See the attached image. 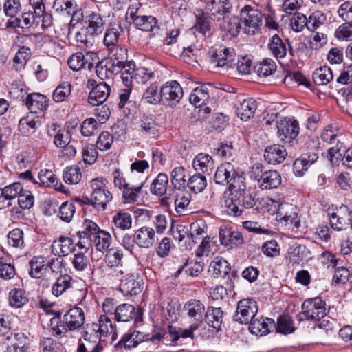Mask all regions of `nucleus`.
I'll return each instance as SVG.
<instances>
[{
  "instance_id": "f257e3e1",
  "label": "nucleus",
  "mask_w": 352,
  "mask_h": 352,
  "mask_svg": "<svg viewBox=\"0 0 352 352\" xmlns=\"http://www.w3.org/2000/svg\"><path fill=\"white\" fill-rule=\"evenodd\" d=\"M61 315L60 311H56L50 321V330L56 338H62L69 331L80 329L85 323V313L78 307L70 309L63 318Z\"/></svg>"
},
{
  "instance_id": "f03ea898",
  "label": "nucleus",
  "mask_w": 352,
  "mask_h": 352,
  "mask_svg": "<svg viewBox=\"0 0 352 352\" xmlns=\"http://www.w3.org/2000/svg\"><path fill=\"white\" fill-rule=\"evenodd\" d=\"M255 195L246 190L243 182L232 190L230 197L225 200V212L230 216H241L245 209L252 208L256 204Z\"/></svg>"
},
{
  "instance_id": "7ed1b4c3",
  "label": "nucleus",
  "mask_w": 352,
  "mask_h": 352,
  "mask_svg": "<svg viewBox=\"0 0 352 352\" xmlns=\"http://www.w3.org/2000/svg\"><path fill=\"white\" fill-rule=\"evenodd\" d=\"M107 180L102 177H96L89 182L91 190L90 197H83L85 204L91 205L95 208L105 210L107 204L112 200L111 192L107 189Z\"/></svg>"
},
{
  "instance_id": "20e7f679",
  "label": "nucleus",
  "mask_w": 352,
  "mask_h": 352,
  "mask_svg": "<svg viewBox=\"0 0 352 352\" xmlns=\"http://www.w3.org/2000/svg\"><path fill=\"white\" fill-rule=\"evenodd\" d=\"M263 16L261 11L254 6L245 5L243 7L239 17L244 32L251 36L261 34Z\"/></svg>"
},
{
  "instance_id": "39448f33",
  "label": "nucleus",
  "mask_w": 352,
  "mask_h": 352,
  "mask_svg": "<svg viewBox=\"0 0 352 352\" xmlns=\"http://www.w3.org/2000/svg\"><path fill=\"white\" fill-rule=\"evenodd\" d=\"M267 204L270 206L268 211L272 214L277 213L282 221L285 223L286 226H290V228L297 232L300 228V220L297 214V208L290 204L285 203L280 204L278 202L270 199Z\"/></svg>"
},
{
  "instance_id": "423d86ee",
  "label": "nucleus",
  "mask_w": 352,
  "mask_h": 352,
  "mask_svg": "<svg viewBox=\"0 0 352 352\" xmlns=\"http://www.w3.org/2000/svg\"><path fill=\"white\" fill-rule=\"evenodd\" d=\"M299 129L297 120L284 118L277 123V136L285 145L294 148L298 143Z\"/></svg>"
},
{
  "instance_id": "0eeeda50",
  "label": "nucleus",
  "mask_w": 352,
  "mask_h": 352,
  "mask_svg": "<svg viewBox=\"0 0 352 352\" xmlns=\"http://www.w3.org/2000/svg\"><path fill=\"white\" fill-rule=\"evenodd\" d=\"M244 178L236 172L234 166L229 162L219 166L214 174V182L220 185H229L231 192L235 190Z\"/></svg>"
},
{
  "instance_id": "6e6552de",
  "label": "nucleus",
  "mask_w": 352,
  "mask_h": 352,
  "mask_svg": "<svg viewBox=\"0 0 352 352\" xmlns=\"http://www.w3.org/2000/svg\"><path fill=\"white\" fill-rule=\"evenodd\" d=\"M338 129L333 125H329L322 131L320 138L324 142L333 145L328 148L327 158L332 164H337L340 162L342 156L340 153L342 144L338 137Z\"/></svg>"
},
{
  "instance_id": "1a4fd4ad",
  "label": "nucleus",
  "mask_w": 352,
  "mask_h": 352,
  "mask_svg": "<svg viewBox=\"0 0 352 352\" xmlns=\"http://www.w3.org/2000/svg\"><path fill=\"white\" fill-rule=\"evenodd\" d=\"M301 309L300 320L316 321L327 315L325 302L319 297L305 300L302 304Z\"/></svg>"
},
{
  "instance_id": "9d476101",
  "label": "nucleus",
  "mask_w": 352,
  "mask_h": 352,
  "mask_svg": "<svg viewBox=\"0 0 352 352\" xmlns=\"http://www.w3.org/2000/svg\"><path fill=\"white\" fill-rule=\"evenodd\" d=\"M208 54L210 63L216 67H232L235 65V53L232 48L215 45L210 47Z\"/></svg>"
},
{
  "instance_id": "9b49d317",
  "label": "nucleus",
  "mask_w": 352,
  "mask_h": 352,
  "mask_svg": "<svg viewBox=\"0 0 352 352\" xmlns=\"http://www.w3.org/2000/svg\"><path fill=\"white\" fill-rule=\"evenodd\" d=\"M267 47L272 56L279 62L286 58L292 60L294 57V52L289 39H283L276 34L270 38Z\"/></svg>"
},
{
  "instance_id": "f8f14e48",
  "label": "nucleus",
  "mask_w": 352,
  "mask_h": 352,
  "mask_svg": "<svg viewBox=\"0 0 352 352\" xmlns=\"http://www.w3.org/2000/svg\"><path fill=\"white\" fill-rule=\"evenodd\" d=\"M131 18L133 20L134 26L145 32H149V36L151 38L155 39L156 36H164L163 29L157 25V21L155 17L153 16L146 15H135V14H131Z\"/></svg>"
},
{
  "instance_id": "ddd939ff",
  "label": "nucleus",
  "mask_w": 352,
  "mask_h": 352,
  "mask_svg": "<svg viewBox=\"0 0 352 352\" xmlns=\"http://www.w3.org/2000/svg\"><path fill=\"white\" fill-rule=\"evenodd\" d=\"M126 70L122 71L121 77L124 85L134 83L144 84L153 76V72L146 67H135V63H129Z\"/></svg>"
},
{
  "instance_id": "4468645a",
  "label": "nucleus",
  "mask_w": 352,
  "mask_h": 352,
  "mask_svg": "<svg viewBox=\"0 0 352 352\" xmlns=\"http://www.w3.org/2000/svg\"><path fill=\"white\" fill-rule=\"evenodd\" d=\"M98 60V55L94 51H87L85 54L78 52L70 56L67 60V64L74 71L77 72L83 69L91 70Z\"/></svg>"
},
{
  "instance_id": "2eb2a0df",
  "label": "nucleus",
  "mask_w": 352,
  "mask_h": 352,
  "mask_svg": "<svg viewBox=\"0 0 352 352\" xmlns=\"http://www.w3.org/2000/svg\"><path fill=\"white\" fill-rule=\"evenodd\" d=\"M258 312V306L255 300L251 298L243 299L239 301L234 320L241 324L250 322Z\"/></svg>"
},
{
  "instance_id": "dca6fc26",
  "label": "nucleus",
  "mask_w": 352,
  "mask_h": 352,
  "mask_svg": "<svg viewBox=\"0 0 352 352\" xmlns=\"http://www.w3.org/2000/svg\"><path fill=\"white\" fill-rule=\"evenodd\" d=\"M328 216L331 228L337 231L346 230L352 221V212L344 205L329 212Z\"/></svg>"
},
{
  "instance_id": "f3484780",
  "label": "nucleus",
  "mask_w": 352,
  "mask_h": 352,
  "mask_svg": "<svg viewBox=\"0 0 352 352\" xmlns=\"http://www.w3.org/2000/svg\"><path fill=\"white\" fill-rule=\"evenodd\" d=\"M232 4L230 0H210L205 7L211 21L221 22L226 14L231 12Z\"/></svg>"
},
{
  "instance_id": "a211bd4d",
  "label": "nucleus",
  "mask_w": 352,
  "mask_h": 352,
  "mask_svg": "<svg viewBox=\"0 0 352 352\" xmlns=\"http://www.w3.org/2000/svg\"><path fill=\"white\" fill-rule=\"evenodd\" d=\"M162 100L164 104L175 106L184 96L183 88L176 80L166 82L161 87Z\"/></svg>"
},
{
  "instance_id": "6ab92c4d",
  "label": "nucleus",
  "mask_w": 352,
  "mask_h": 352,
  "mask_svg": "<svg viewBox=\"0 0 352 352\" xmlns=\"http://www.w3.org/2000/svg\"><path fill=\"white\" fill-rule=\"evenodd\" d=\"M29 338L22 332L12 333L3 342L6 346L4 352H27Z\"/></svg>"
},
{
  "instance_id": "aec40b11",
  "label": "nucleus",
  "mask_w": 352,
  "mask_h": 352,
  "mask_svg": "<svg viewBox=\"0 0 352 352\" xmlns=\"http://www.w3.org/2000/svg\"><path fill=\"white\" fill-rule=\"evenodd\" d=\"M318 159V154L315 151H308L302 154L293 164V171L296 176L302 177L309 168Z\"/></svg>"
},
{
  "instance_id": "412c9836",
  "label": "nucleus",
  "mask_w": 352,
  "mask_h": 352,
  "mask_svg": "<svg viewBox=\"0 0 352 352\" xmlns=\"http://www.w3.org/2000/svg\"><path fill=\"white\" fill-rule=\"evenodd\" d=\"M122 69L115 63L113 58H105L98 61L96 65V73L101 79L113 78V76Z\"/></svg>"
},
{
  "instance_id": "4be33fe9",
  "label": "nucleus",
  "mask_w": 352,
  "mask_h": 352,
  "mask_svg": "<svg viewBox=\"0 0 352 352\" xmlns=\"http://www.w3.org/2000/svg\"><path fill=\"white\" fill-rule=\"evenodd\" d=\"M110 92L111 87L107 82H100L90 91L87 102L92 106L102 104L109 98Z\"/></svg>"
},
{
  "instance_id": "5701e85b",
  "label": "nucleus",
  "mask_w": 352,
  "mask_h": 352,
  "mask_svg": "<svg viewBox=\"0 0 352 352\" xmlns=\"http://www.w3.org/2000/svg\"><path fill=\"white\" fill-rule=\"evenodd\" d=\"M84 22L86 32L91 35L96 36L104 30V20L98 12L91 11L87 13Z\"/></svg>"
},
{
  "instance_id": "b1692460",
  "label": "nucleus",
  "mask_w": 352,
  "mask_h": 352,
  "mask_svg": "<svg viewBox=\"0 0 352 352\" xmlns=\"http://www.w3.org/2000/svg\"><path fill=\"white\" fill-rule=\"evenodd\" d=\"M120 289L124 296H136L143 288V283L135 278V275L128 274L120 278Z\"/></svg>"
},
{
  "instance_id": "393cba45",
  "label": "nucleus",
  "mask_w": 352,
  "mask_h": 352,
  "mask_svg": "<svg viewBox=\"0 0 352 352\" xmlns=\"http://www.w3.org/2000/svg\"><path fill=\"white\" fill-rule=\"evenodd\" d=\"M219 234L221 243L230 248L237 247L244 243L241 233L228 227L221 228Z\"/></svg>"
},
{
  "instance_id": "a878e982",
  "label": "nucleus",
  "mask_w": 352,
  "mask_h": 352,
  "mask_svg": "<svg viewBox=\"0 0 352 352\" xmlns=\"http://www.w3.org/2000/svg\"><path fill=\"white\" fill-rule=\"evenodd\" d=\"M114 318L118 322H129L133 318L137 321L142 314L141 310L128 303L118 305L114 310Z\"/></svg>"
},
{
  "instance_id": "bb28decb",
  "label": "nucleus",
  "mask_w": 352,
  "mask_h": 352,
  "mask_svg": "<svg viewBox=\"0 0 352 352\" xmlns=\"http://www.w3.org/2000/svg\"><path fill=\"white\" fill-rule=\"evenodd\" d=\"M275 327V322L273 319L269 318H256L250 322L249 330L252 334L256 336L267 335Z\"/></svg>"
},
{
  "instance_id": "cd10ccee",
  "label": "nucleus",
  "mask_w": 352,
  "mask_h": 352,
  "mask_svg": "<svg viewBox=\"0 0 352 352\" xmlns=\"http://www.w3.org/2000/svg\"><path fill=\"white\" fill-rule=\"evenodd\" d=\"M184 310L188 316L196 322L200 323L204 321V316L206 308L202 302L197 299L188 300L184 306Z\"/></svg>"
},
{
  "instance_id": "c85d7f7f",
  "label": "nucleus",
  "mask_w": 352,
  "mask_h": 352,
  "mask_svg": "<svg viewBox=\"0 0 352 352\" xmlns=\"http://www.w3.org/2000/svg\"><path fill=\"white\" fill-rule=\"evenodd\" d=\"M136 245L142 248H149L156 241L154 230L150 227H142L135 232Z\"/></svg>"
},
{
  "instance_id": "c756f323",
  "label": "nucleus",
  "mask_w": 352,
  "mask_h": 352,
  "mask_svg": "<svg viewBox=\"0 0 352 352\" xmlns=\"http://www.w3.org/2000/svg\"><path fill=\"white\" fill-rule=\"evenodd\" d=\"M51 249L55 256H65L74 250L73 240L69 237L60 236L52 242Z\"/></svg>"
},
{
  "instance_id": "7c9ffc66",
  "label": "nucleus",
  "mask_w": 352,
  "mask_h": 352,
  "mask_svg": "<svg viewBox=\"0 0 352 352\" xmlns=\"http://www.w3.org/2000/svg\"><path fill=\"white\" fill-rule=\"evenodd\" d=\"M287 154V153L284 146L274 144L265 148L264 159L268 164H280L285 160Z\"/></svg>"
},
{
  "instance_id": "2f4dec72",
  "label": "nucleus",
  "mask_w": 352,
  "mask_h": 352,
  "mask_svg": "<svg viewBox=\"0 0 352 352\" xmlns=\"http://www.w3.org/2000/svg\"><path fill=\"white\" fill-rule=\"evenodd\" d=\"M25 104L32 114H36L46 109L47 99L46 96L39 93L28 94L25 99Z\"/></svg>"
},
{
  "instance_id": "473e14b6",
  "label": "nucleus",
  "mask_w": 352,
  "mask_h": 352,
  "mask_svg": "<svg viewBox=\"0 0 352 352\" xmlns=\"http://www.w3.org/2000/svg\"><path fill=\"white\" fill-rule=\"evenodd\" d=\"M195 17V23L192 26L195 32H199L202 35H205L211 30V23L210 17L208 16L206 10L200 8H196L194 10Z\"/></svg>"
},
{
  "instance_id": "72a5a7b5",
  "label": "nucleus",
  "mask_w": 352,
  "mask_h": 352,
  "mask_svg": "<svg viewBox=\"0 0 352 352\" xmlns=\"http://www.w3.org/2000/svg\"><path fill=\"white\" fill-rule=\"evenodd\" d=\"M258 184L261 189L276 188L281 184V175L276 170L265 171L258 179Z\"/></svg>"
},
{
  "instance_id": "f704fd0d",
  "label": "nucleus",
  "mask_w": 352,
  "mask_h": 352,
  "mask_svg": "<svg viewBox=\"0 0 352 352\" xmlns=\"http://www.w3.org/2000/svg\"><path fill=\"white\" fill-rule=\"evenodd\" d=\"M142 341V335L139 331H133L125 333L121 340L115 344L114 347L117 349L130 350L136 347Z\"/></svg>"
},
{
  "instance_id": "c9c22d12",
  "label": "nucleus",
  "mask_w": 352,
  "mask_h": 352,
  "mask_svg": "<svg viewBox=\"0 0 352 352\" xmlns=\"http://www.w3.org/2000/svg\"><path fill=\"white\" fill-rule=\"evenodd\" d=\"M192 166L197 173H209L214 167V162L210 155L200 153L195 157Z\"/></svg>"
},
{
  "instance_id": "e433bc0d",
  "label": "nucleus",
  "mask_w": 352,
  "mask_h": 352,
  "mask_svg": "<svg viewBox=\"0 0 352 352\" xmlns=\"http://www.w3.org/2000/svg\"><path fill=\"white\" fill-rule=\"evenodd\" d=\"M223 311L220 307L208 306L206 309L204 320L211 327L219 329L223 322Z\"/></svg>"
},
{
  "instance_id": "4c0bfd02",
  "label": "nucleus",
  "mask_w": 352,
  "mask_h": 352,
  "mask_svg": "<svg viewBox=\"0 0 352 352\" xmlns=\"http://www.w3.org/2000/svg\"><path fill=\"white\" fill-rule=\"evenodd\" d=\"M29 266L30 276L34 278H40L47 270V262L43 256H35L30 260Z\"/></svg>"
},
{
  "instance_id": "58836bf2",
  "label": "nucleus",
  "mask_w": 352,
  "mask_h": 352,
  "mask_svg": "<svg viewBox=\"0 0 352 352\" xmlns=\"http://www.w3.org/2000/svg\"><path fill=\"white\" fill-rule=\"evenodd\" d=\"M112 231L116 235V230L125 231L132 227L131 215L126 212H118L112 217Z\"/></svg>"
},
{
  "instance_id": "ea45409f",
  "label": "nucleus",
  "mask_w": 352,
  "mask_h": 352,
  "mask_svg": "<svg viewBox=\"0 0 352 352\" xmlns=\"http://www.w3.org/2000/svg\"><path fill=\"white\" fill-rule=\"evenodd\" d=\"M38 180L34 181V184H38L40 186L45 187L54 188L56 190L61 191L60 187H63L62 184H58L57 177L51 170H41L38 173Z\"/></svg>"
},
{
  "instance_id": "a19ab883",
  "label": "nucleus",
  "mask_w": 352,
  "mask_h": 352,
  "mask_svg": "<svg viewBox=\"0 0 352 352\" xmlns=\"http://www.w3.org/2000/svg\"><path fill=\"white\" fill-rule=\"evenodd\" d=\"M230 271V264L223 258L219 256L215 257L209 266V272L214 278H224Z\"/></svg>"
},
{
  "instance_id": "79ce46f5",
  "label": "nucleus",
  "mask_w": 352,
  "mask_h": 352,
  "mask_svg": "<svg viewBox=\"0 0 352 352\" xmlns=\"http://www.w3.org/2000/svg\"><path fill=\"white\" fill-rule=\"evenodd\" d=\"M257 104L254 99H244L237 107L236 113L241 120H248L254 116Z\"/></svg>"
},
{
  "instance_id": "37998d69",
  "label": "nucleus",
  "mask_w": 352,
  "mask_h": 352,
  "mask_svg": "<svg viewBox=\"0 0 352 352\" xmlns=\"http://www.w3.org/2000/svg\"><path fill=\"white\" fill-rule=\"evenodd\" d=\"M208 85H201L193 89L190 95L189 100L196 107H201L205 105L209 100Z\"/></svg>"
},
{
  "instance_id": "c03bdc74",
  "label": "nucleus",
  "mask_w": 352,
  "mask_h": 352,
  "mask_svg": "<svg viewBox=\"0 0 352 352\" xmlns=\"http://www.w3.org/2000/svg\"><path fill=\"white\" fill-rule=\"evenodd\" d=\"M23 189V186L20 182H14L1 188L0 205L1 207H5V200H11L16 197H19Z\"/></svg>"
},
{
  "instance_id": "a18cd8bd",
  "label": "nucleus",
  "mask_w": 352,
  "mask_h": 352,
  "mask_svg": "<svg viewBox=\"0 0 352 352\" xmlns=\"http://www.w3.org/2000/svg\"><path fill=\"white\" fill-rule=\"evenodd\" d=\"M36 118L38 119V117L34 114H31L22 118L19 120V130L23 135L28 136L33 134L39 126L40 123L38 120H35Z\"/></svg>"
},
{
  "instance_id": "49530a36",
  "label": "nucleus",
  "mask_w": 352,
  "mask_h": 352,
  "mask_svg": "<svg viewBox=\"0 0 352 352\" xmlns=\"http://www.w3.org/2000/svg\"><path fill=\"white\" fill-rule=\"evenodd\" d=\"M186 173V169L182 166L175 167L170 172V183L175 190H185Z\"/></svg>"
},
{
  "instance_id": "de8ad7c7",
  "label": "nucleus",
  "mask_w": 352,
  "mask_h": 352,
  "mask_svg": "<svg viewBox=\"0 0 352 352\" xmlns=\"http://www.w3.org/2000/svg\"><path fill=\"white\" fill-rule=\"evenodd\" d=\"M73 278L68 274L60 275L52 287V294L58 297L72 287Z\"/></svg>"
},
{
  "instance_id": "09e8293b",
  "label": "nucleus",
  "mask_w": 352,
  "mask_h": 352,
  "mask_svg": "<svg viewBox=\"0 0 352 352\" xmlns=\"http://www.w3.org/2000/svg\"><path fill=\"white\" fill-rule=\"evenodd\" d=\"M144 182L140 181L137 183L131 182L129 186L123 188V198L126 203L133 204L137 201L138 195L142 190Z\"/></svg>"
},
{
  "instance_id": "8fccbe9b",
  "label": "nucleus",
  "mask_w": 352,
  "mask_h": 352,
  "mask_svg": "<svg viewBox=\"0 0 352 352\" xmlns=\"http://www.w3.org/2000/svg\"><path fill=\"white\" fill-rule=\"evenodd\" d=\"M312 78L316 85H327L333 80V75L330 67L324 66L314 71Z\"/></svg>"
},
{
  "instance_id": "3c124183",
  "label": "nucleus",
  "mask_w": 352,
  "mask_h": 352,
  "mask_svg": "<svg viewBox=\"0 0 352 352\" xmlns=\"http://www.w3.org/2000/svg\"><path fill=\"white\" fill-rule=\"evenodd\" d=\"M142 99L148 104H160L162 100V89L159 91L157 83H153L144 91Z\"/></svg>"
},
{
  "instance_id": "603ef678",
  "label": "nucleus",
  "mask_w": 352,
  "mask_h": 352,
  "mask_svg": "<svg viewBox=\"0 0 352 352\" xmlns=\"http://www.w3.org/2000/svg\"><path fill=\"white\" fill-rule=\"evenodd\" d=\"M112 241L109 232L100 230L93 238V243L98 251L104 252L107 251Z\"/></svg>"
},
{
  "instance_id": "864d4df0",
  "label": "nucleus",
  "mask_w": 352,
  "mask_h": 352,
  "mask_svg": "<svg viewBox=\"0 0 352 352\" xmlns=\"http://www.w3.org/2000/svg\"><path fill=\"white\" fill-rule=\"evenodd\" d=\"M168 177L165 173H159L151 185V192L157 196L164 195L167 190Z\"/></svg>"
},
{
  "instance_id": "5fc2aeb1",
  "label": "nucleus",
  "mask_w": 352,
  "mask_h": 352,
  "mask_svg": "<svg viewBox=\"0 0 352 352\" xmlns=\"http://www.w3.org/2000/svg\"><path fill=\"white\" fill-rule=\"evenodd\" d=\"M204 264L201 261H187L182 266H181L175 273L176 276H179L184 270L187 275L196 277L203 271Z\"/></svg>"
},
{
  "instance_id": "6e6d98bb",
  "label": "nucleus",
  "mask_w": 352,
  "mask_h": 352,
  "mask_svg": "<svg viewBox=\"0 0 352 352\" xmlns=\"http://www.w3.org/2000/svg\"><path fill=\"white\" fill-rule=\"evenodd\" d=\"M222 20L223 21L220 25L221 30L232 36H236L239 33L240 29L243 28L240 18L235 16H225V19Z\"/></svg>"
},
{
  "instance_id": "4d7b16f0",
  "label": "nucleus",
  "mask_w": 352,
  "mask_h": 352,
  "mask_svg": "<svg viewBox=\"0 0 352 352\" xmlns=\"http://www.w3.org/2000/svg\"><path fill=\"white\" fill-rule=\"evenodd\" d=\"M326 21V14L320 10H316L307 18V30L311 32H316L325 25Z\"/></svg>"
},
{
  "instance_id": "13d9d810",
  "label": "nucleus",
  "mask_w": 352,
  "mask_h": 352,
  "mask_svg": "<svg viewBox=\"0 0 352 352\" xmlns=\"http://www.w3.org/2000/svg\"><path fill=\"white\" fill-rule=\"evenodd\" d=\"M122 28H108L104 36V44L109 50H111L117 46L119 42Z\"/></svg>"
},
{
  "instance_id": "bf43d9fd",
  "label": "nucleus",
  "mask_w": 352,
  "mask_h": 352,
  "mask_svg": "<svg viewBox=\"0 0 352 352\" xmlns=\"http://www.w3.org/2000/svg\"><path fill=\"white\" fill-rule=\"evenodd\" d=\"M63 178L66 184H77L82 178L81 170L78 166H67L63 171Z\"/></svg>"
},
{
  "instance_id": "052dcab7",
  "label": "nucleus",
  "mask_w": 352,
  "mask_h": 352,
  "mask_svg": "<svg viewBox=\"0 0 352 352\" xmlns=\"http://www.w3.org/2000/svg\"><path fill=\"white\" fill-rule=\"evenodd\" d=\"M187 186L192 192L195 193L201 192L206 188L207 180L201 173H197L189 178Z\"/></svg>"
},
{
  "instance_id": "680f3d73",
  "label": "nucleus",
  "mask_w": 352,
  "mask_h": 352,
  "mask_svg": "<svg viewBox=\"0 0 352 352\" xmlns=\"http://www.w3.org/2000/svg\"><path fill=\"white\" fill-rule=\"evenodd\" d=\"M276 63L271 58L264 59L254 67L259 76L267 77L272 75L276 69Z\"/></svg>"
},
{
  "instance_id": "e2e57ef3",
  "label": "nucleus",
  "mask_w": 352,
  "mask_h": 352,
  "mask_svg": "<svg viewBox=\"0 0 352 352\" xmlns=\"http://www.w3.org/2000/svg\"><path fill=\"white\" fill-rule=\"evenodd\" d=\"M25 292L21 289L14 288L9 293V302L12 307L19 308L28 302Z\"/></svg>"
},
{
  "instance_id": "0e129e2a",
  "label": "nucleus",
  "mask_w": 352,
  "mask_h": 352,
  "mask_svg": "<svg viewBox=\"0 0 352 352\" xmlns=\"http://www.w3.org/2000/svg\"><path fill=\"white\" fill-rule=\"evenodd\" d=\"M93 330L98 331L103 335H107L114 332V327L109 317L101 315L99 318V324L93 323Z\"/></svg>"
},
{
  "instance_id": "69168bd1",
  "label": "nucleus",
  "mask_w": 352,
  "mask_h": 352,
  "mask_svg": "<svg viewBox=\"0 0 352 352\" xmlns=\"http://www.w3.org/2000/svg\"><path fill=\"white\" fill-rule=\"evenodd\" d=\"M71 87L69 82H62L53 92L54 101L56 102L65 101L71 94Z\"/></svg>"
},
{
  "instance_id": "338daca9",
  "label": "nucleus",
  "mask_w": 352,
  "mask_h": 352,
  "mask_svg": "<svg viewBox=\"0 0 352 352\" xmlns=\"http://www.w3.org/2000/svg\"><path fill=\"white\" fill-rule=\"evenodd\" d=\"M107 251L105 261L108 265L111 267H119L123 258L122 251L118 248H112Z\"/></svg>"
},
{
  "instance_id": "774afa93",
  "label": "nucleus",
  "mask_w": 352,
  "mask_h": 352,
  "mask_svg": "<svg viewBox=\"0 0 352 352\" xmlns=\"http://www.w3.org/2000/svg\"><path fill=\"white\" fill-rule=\"evenodd\" d=\"M94 37V35H91L87 33L85 28L78 32L75 36L78 47L81 50H86L93 46Z\"/></svg>"
}]
</instances>
